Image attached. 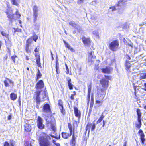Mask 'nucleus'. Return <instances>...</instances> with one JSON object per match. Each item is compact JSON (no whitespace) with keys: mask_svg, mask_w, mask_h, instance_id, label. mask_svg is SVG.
<instances>
[{"mask_svg":"<svg viewBox=\"0 0 146 146\" xmlns=\"http://www.w3.org/2000/svg\"><path fill=\"white\" fill-rule=\"evenodd\" d=\"M44 84L42 80H41L39 81L36 84V88L37 90L35 92V97L34 98L36 99V102L37 104V106L39 107L40 102L41 101V98L44 99L46 97V93L45 92H44L42 94H41V92L42 91V89L44 88Z\"/></svg>","mask_w":146,"mask_h":146,"instance_id":"nucleus-1","label":"nucleus"},{"mask_svg":"<svg viewBox=\"0 0 146 146\" xmlns=\"http://www.w3.org/2000/svg\"><path fill=\"white\" fill-rule=\"evenodd\" d=\"M15 14H13V11L11 10L7 9L6 11L7 17L8 20L11 22L13 19L16 20L19 19L21 17V15L19 12L18 11L17 9Z\"/></svg>","mask_w":146,"mask_h":146,"instance_id":"nucleus-2","label":"nucleus"},{"mask_svg":"<svg viewBox=\"0 0 146 146\" xmlns=\"http://www.w3.org/2000/svg\"><path fill=\"white\" fill-rule=\"evenodd\" d=\"M50 138L48 136L46 137H41L39 138V143L40 146H50V143L48 140V138Z\"/></svg>","mask_w":146,"mask_h":146,"instance_id":"nucleus-3","label":"nucleus"},{"mask_svg":"<svg viewBox=\"0 0 146 146\" xmlns=\"http://www.w3.org/2000/svg\"><path fill=\"white\" fill-rule=\"evenodd\" d=\"M119 42L117 40H113L109 44V47L113 51H115L118 49Z\"/></svg>","mask_w":146,"mask_h":146,"instance_id":"nucleus-4","label":"nucleus"},{"mask_svg":"<svg viewBox=\"0 0 146 146\" xmlns=\"http://www.w3.org/2000/svg\"><path fill=\"white\" fill-rule=\"evenodd\" d=\"M105 78H103L100 81V82L102 86L106 89L107 88L108 86V84L109 82L108 80H110L111 76H105Z\"/></svg>","mask_w":146,"mask_h":146,"instance_id":"nucleus-5","label":"nucleus"},{"mask_svg":"<svg viewBox=\"0 0 146 146\" xmlns=\"http://www.w3.org/2000/svg\"><path fill=\"white\" fill-rule=\"evenodd\" d=\"M98 95L100 100H102L105 97L106 92L104 88L98 89Z\"/></svg>","mask_w":146,"mask_h":146,"instance_id":"nucleus-6","label":"nucleus"},{"mask_svg":"<svg viewBox=\"0 0 146 146\" xmlns=\"http://www.w3.org/2000/svg\"><path fill=\"white\" fill-rule=\"evenodd\" d=\"M68 23L72 27L74 28L76 30L78 31L80 30V27L78 22H76L73 20H72L68 22Z\"/></svg>","mask_w":146,"mask_h":146,"instance_id":"nucleus-7","label":"nucleus"},{"mask_svg":"<svg viewBox=\"0 0 146 146\" xmlns=\"http://www.w3.org/2000/svg\"><path fill=\"white\" fill-rule=\"evenodd\" d=\"M51 118H52V117H48V118H45L46 120L48 123H50L51 127L52 129L54 131H55L56 130V127H55V124L53 121H52L50 120Z\"/></svg>","mask_w":146,"mask_h":146,"instance_id":"nucleus-8","label":"nucleus"},{"mask_svg":"<svg viewBox=\"0 0 146 146\" xmlns=\"http://www.w3.org/2000/svg\"><path fill=\"white\" fill-rule=\"evenodd\" d=\"M37 121V126L39 129H42L44 128V125L43 124V121L40 117H38Z\"/></svg>","mask_w":146,"mask_h":146,"instance_id":"nucleus-9","label":"nucleus"},{"mask_svg":"<svg viewBox=\"0 0 146 146\" xmlns=\"http://www.w3.org/2000/svg\"><path fill=\"white\" fill-rule=\"evenodd\" d=\"M43 111L49 114L51 113V111L50 106L48 104H46L44 105L43 107Z\"/></svg>","mask_w":146,"mask_h":146,"instance_id":"nucleus-10","label":"nucleus"},{"mask_svg":"<svg viewBox=\"0 0 146 146\" xmlns=\"http://www.w3.org/2000/svg\"><path fill=\"white\" fill-rule=\"evenodd\" d=\"M33 17L34 18V21H35L37 19V17L38 16V7L37 6H34L33 8Z\"/></svg>","mask_w":146,"mask_h":146,"instance_id":"nucleus-11","label":"nucleus"},{"mask_svg":"<svg viewBox=\"0 0 146 146\" xmlns=\"http://www.w3.org/2000/svg\"><path fill=\"white\" fill-rule=\"evenodd\" d=\"M90 127H92L91 129V131H93L94 130L95 128L96 125L95 123H93L92 124H91L90 123H88L86 126V130L87 131L88 130L89 132L90 131Z\"/></svg>","mask_w":146,"mask_h":146,"instance_id":"nucleus-12","label":"nucleus"},{"mask_svg":"<svg viewBox=\"0 0 146 146\" xmlns=\"http://www.w3.org/2000/svg\"><path fill=\"white\" fill-rule=\"evenodd\" d=\"M58 104L61 113L62 114H64L65 113V111L63 107L62 102V101L60 100H59L58 101Z\"/></svg>","mask_w":146,"mask_h":146,"instance_id":"nucleus-13","label":"nucleus"},{"mask_svg":"<svg viewBox=\"0 0 146 146\" xmlns=\"http://www.w3.org/2000/svg\"><path fill=\"white\" fill-rule=\"evenodd\" d=\"M138 134L140 136V138L142 143L143 144L145 140V139L144 138L145 135L143 131L141 129L139 130L138 132Z\"/></svg>","mask_w":146,"mask_h":146,"instance_id":"nucleus-14","label":"nucleus"},{"mask_svg":"<svg viewBox=\"0 0 146 146\" xmlns=\"http://www.w3.org/2000/svg\"><path fill=\"white\" fill-rule=\"evenodd\" d=\"M93 52H90L89 53V55L88 58V60L89 62L92 63L94 61V59L95 58V56H94L92 55Z\"/></svg>","mask_w":146,"mask_h":146,"instance_id":"nucleus-15","label":"nucleus"},{"mask_svg":"<svg viewBox=\"0 0 146 146\" xmlns=\"http://www.w3.org/2000/svg\"><path fill=\"white\" fill-rule=\"evenodd\" d=\"M82 40L84 44L85 45L88 46L90 44V40L89 38L83 37L82 38Z\"/></svg>","mask_w":146,"mask_h":146,"instance_id":"nucleus-16","label":"nucleus"},{"mask_svg":"<svg viewBox=\"0 0 146 146\" xmlns=\"http://www.w3.org/2000/svg\"><path fill=\"white\" fill-rule=\"evenodd\" d=\"M111 68L110 67H107L105 68H102V72L104 73L109 74L112 70Z\"/></svg>","mask_w":146,"mask_h":146,"instance_id":"nucleus-17","label":"nucleus"},{"mask_svg":"<svg viewBox=\"0 0 146 146\" xmlns=\"http://www.w3.org/2000/svg\"><path fill=\"white\" fill-rule=\"evenodd\" d=\"M63 41L66 48H68V49L70 50L72 52H74L75 50L68 43L64 40H63Z\"/></svg>","mask_w":146,"mask_h":146,"instance_id":"nucleus-18","label":"nucleus"},{"mask_svg":"<svg viewBox=\"0 0 146 146\" xmlns=\"http://www.w3.org/2000/svg\"><path fill=\"white\" fill-rule=\"evenodd\" d=\"M74 110L75 116L77 117L80 118L81 116L80 112L78 110L77 107H74Z\"/></svg>","mask_w":146,"mask_h":146,"instance_id":"nucleus-19","label":"nucleus"},{"mask_svg":"<svg viewBox=\"0 0 146 146\" xmlns=\"http://www.w3.org/2000/svg\"><path fill=\"white\" fill-rule=\"evenodd\" d=\"M66 79L67 81L68 86L69 89L70 90L72 89H73V85L71 83V79L69 77H66Z\"/></svg>","mask_w":146,"mask_h":146,"instance_id":"nucleus-20","label":"nucleus"},{"mask_svg":"<svg viewBox=\"0 0 146 146\" xmlns=\"http://www.w3.org/2000/svg\"><path fill=\"white\" fill-rule=\"evenodd\" d=\"M28 123L27 121V123H26V124L25 126V130L27 132H29L31 131V128L30 124L27 123Z\"/></svg>","mask_w":146,"mask_h":146,"instance_id":"nucleus-21","label":"nucleus"},{"mask_svg":"<svg viewBox=\"0 0 146 146\" xmlns=\"http://www.w3.org/2000/svg\"><path fill=\"white\" fill-rule=\"evenodd\" d=\"M138 76L139 77V79L141 80L143 79L146 78V73L142 72L141 73L138 75Z\"/></svg>","mask_w":146,"mask_h":146,"instance_id":"nucleus-22","label":"nucleus"},{"mask_svg":"<svg viewBox=\"0 0 146 146\" xmlns=\"http://www.w3.org/2000/svg\"><path fill=\"white\" fill-rule=\"evenodd\" d=\"M138 122L135 124L136 129H139L141 126V119H137Z\"/></svg>","mask_w":146,"mask_h":146,"instance_id":"nucleus-23","label":"nucleus"},{"mask_svg":"<svg viewBox=\"0 0 146 146\" xmlns=\"http://www.w3.org/2000/svg\"><path fill=\"white\" fill-rule=\"evenodd\" d=\"M76 143L75 137L74 136V134L73 133L72 139H71L70 144L72 146H75Z\"/></svg>","mask_w":146,"mask_h":146,"instance_id":"nucleus-24","label":"nucleus"},{"mask_svg":"<svg viewBox=\"0 0 146 146\" xmlns=\"http://www.w3.org/2000/svg\"><path fill=\"white\" fill-rule=\"evenodd\" d=\"M35 56H36V63L37 64L38 66L39 67H40L41 66V63L40 62V56L36 54L35 55Z\"/></svg>","mask_w":146,"mask_h":146,"instance_id":"nucleus-25","label":"nucleus"},{"mask_svg":"<svg viewBox=\"0 0 146 146\" xmlns=\"http://www.w3.org/2000/svg\"><path fill=\"white\" fill-rule=\"evenodd\" d=\"M11 99L13 100H15L17 98V95L14 93H11L10 95Z\"/></svg>","mask_w":146,"mask_h":146,"instance_id":"nucleus-26","label":"nucleus"},{"mask_svg":"<svg viewBox=\"0 0 146 146\" xmlns=\"http://www.w3.org/2000/svg\"><path fill=\"white\" fill-rule=\"evenodd\" d=\"M12 3L14 5L19 6V0H11Z\"/></svg>","mask_w":146,"mask_h":146,"instance_id":"nucleus-27","label":"nucleus"},{"mask_svg":"<svg viewBox=\"0 0 146 146\" xmlns=\"http://www.w3.org/2000/svg\"><path fill=\"white\" fill-rule=\"evenodd\" d=\"M62 136L64 139H67L69 137V135L68 133L62 132Z\"/></svg>","mask_w":146,"mask_h":146,"instance_id":"nucleus-28","label":"nucleus"},{"mask_svg":"<svg viewBox=\"0 0 146 146\" xmlns=\"http://www.w3.org/2000/svg\"><path fill=\"white\" fill-rule=\"evenodd\" d=\"M125 65L126 68H127L126 69L128 71L129 70V71H130L129 70V68L131 66V64H130V62L129 61H126Z\"/></svg>","mask_w":146,"mask_h":146,"instance_id":"nucleus-29","label":"nucleus"},{"mask_svg":"<svg viewBox=\"0 0 146 146\" xmlns=\"http://www.w3.org/2000/svg\"><path fill=\"white\" fill-rule=\"evenodd\" d=\"M29 40L28 39L27 41V46L25 48V50L27 53H29L30 52V50L29 48Z\"/></svg>","mask_w":146,"mask_h":146,"instance_id":"nucleus-30","label":"nucleus"},{"mask_svg":"<svg viewBox=\"0 0 146 146\" xmlns=\"http://www.w3.org/2000/svg\"><path fill=\"white\" fill-rule=\"evenodd\" d=\"M136 112L138 116L137 119H141V115L140 110L138 108L137 109Z\"/></svg>","mask_w":146,"mask_h":146,"instance_id":"nucleus-31","label":"nucleus"},{"mask_svg":"<svg viewBox=\"0 0 146 146\" xmlns=\"http://www.w3.org/2000/svg\"><path fill=\"white\" fill-rule=\"evenodd\" d=\"M104 117V116L103 115V114H102L98 120L97 121L96 123L97 124H98L99 123H100L103 119Z\"/></svg>","mask_w":146,"mask_h":146,"instance_id":"nucleus-32","label":"nucleus"},{"mask_svg":"<svg viewBox=\"0 0 146 146\" xmlns=\"http://www.w3.org/2000/svg\"><path fill=\"white\" fill-rule=\"evenodd\" d=\"M38 72H37V79L36 80H37L38 79H39L41 76L42 74L40 72V70L39 69H38Z\"/></svg>","mask_w":146,"mask_h":146,"instance_id":"nucleus-33","label":"nucleus"},{"mask_svg":"<svg viewBox=\"0 0 146 146\" xmlns=\"http://www.w3.org/2000/svg\"><path fill=\"white\" fill-rule=\"evenodd\" d=\"M93 34L94 36L98 37L99 36V33L97 31L95 30L93 31L92 33Z\"/></svg>","mask_w":146,"mask_h":146,"instance_id":"nucleus-34","label":"nucleus"},{"mask_svg":"<svg viewBox=\"0 0 146 146\" xmlns=\"http://www.w3.org/2000/svg\"><path fill=\"white\" fill-rule=\"evenodd\" d=\"M1 34L3 36H4L7 38H8L9 34L6 33L4 31H2L1 32Z\"/></svg>","mask_w":146,"mask_h":146,"instance_id":"nucleus-35","label":"nucleus"},{"mask_svg":"<svg viewBox=\"0 0 146 146\" xmlns=\"http://www.w3.org/2000/svg\"><path fill=\"white\" fill-rule=\"evenodd\" d=\"M4 146H14V145L13 143H11L9 144L8 142H6L4 143Z\"/></svg>","mask_w":146,"mask_h":146,"instance_id":"nucleus-36","label":"nucleus"},{"mask_svg":"<svg viewBox=\"0 0 146 146\" xmlns=\"http://www.w3.org/2000/svg\"><path fill=\"white\" fill-rule=\"evenodd\" d=\"M38 39V36L36 35H35V34H33V40L35 42H36Z\"/></svg>","mask_w":146,"mask_h":146,"instance_id":"nucleus-37","label":"nucleus"},{"mask_svg":"<svg viewBox=\"0 0 146 146\" xmlns=\"http://www.w3.org/2000/svg\"><path fill=\"white\" fill-rule=\"evenodd\" d=\"M116 8L115 7H110L109 9L110 11H115Z\"/></svg>","mask_w":146,"mask_h":146,"instance_id":"nucleus-38","label":"nucleus"},{"mask_svg":"<svg viewBox=\"0 0 146 146\" xmlns=\"http://www.w3.org/2000/svg\"><path fill=\"white\" fill-rule=\"evenodd\" d=\"M98 3V2H97V0H95L93 1L92 2H91L90 4L91 5H95L96 4Z\"/></svg>","mask_w":146,"mask_h":146,"instance_id":"nucleus-39","label":"nucleus"},{"mask_svg":"<svg viewBox=\"0 0 146 146\" xmlns=\"http://www.w3.org/2000/svg\"><path fill=\"white\" fill-rule=\"evenodd\" d=\"M4 84L6 87L9 86V82L6 80H5L4 81Z\"/></svg>","mask_w":146,"mask_h":146,"instance_id":"nucleus-40","label":"nucleus"},{"mask_svg":"<svg viewBox=\"0 0 146 146\" xmlns=\"http://www.w3.org/2000/svg\"><path fill=\"white\" fill-rule=\"evenodd\" d=\"M16 57V56H11V59L13 62L14 63H15V58Z\"/></svg>","mask_w":146,"mask_h":146,"instance_id":"nucleus-41","label":"nucleus"},{"mask_svg":"<svg viewBox=\"0 0 146 146\" xmlns=\"http://www.w3.org/2000/svg\"><path fill=\"white\" fill-rule=\"evenodd\" d=\"M91 86L90 85H89L88 86V93H90L91 91Z\"/></svg>","mask_w":146,"mask_h":146,"instance_id":"nucleus-42","label":"nucleus"},{"mask_svg":"<svg viewBox=\"0 0 146 146\" xmlns=\"http://www.w3.org/2000/svg\"><path fill=\"white\" fill-rule=\"evenodd\" d=\"M94 104V101H91L90 103V108L89 110V111H90V109H92L93 105Z\"/></svg>","mask_w":146,"mask_h":146,"instance_id":"nucleus-43","label":"nucleus"},{"mask_svg":"<svg viewBox=\"0 0 146 146\" xmlns=\"http://www.w3.org/2000/svg\"><path fill=\"white\" fill-rule=\"evenodd\" d=\"M13 29L14 30H15V31H17V32H21V29H19V28H13Z\"/></svg>","mask_w":146,"mask_h":146,"instance_id":"nucleus-44","label":"nucleus"},{"mask_svg":"<svg viewBox=\"0 0 146 146\" xmlns=\"http://www.w3.org/2000/svg\"><path fill=\"white\" fill-rule=\"evenodd\" d=\"M90 93H88V95L87 96V99L88 101V103H89V102L90 98Z\"/></svg>","mask_w":146,"mask_h":146,"instance_id":"nucleus-45","label":"nucleus"},{"mask_svg":"<svg viewBox=\"0 0 146 146\" xmlns=\"http://www.w3.org/2000/svg\"><path fill=\"white\" fill-rule=\"evenodd\" d=\"M84 2V0H78L77 1V3L78 4L82 3Z\"/></svg>","mask_w":146,"mask_h":146,"instance_id":"nucleus-46","label":"nucleus"},{"mask_svg":"<svg viewBox=\"0 0 146 146\" xmlns=\"http://www.w3.org/2000/svg\"><path fill=\"white\" fill-rule=\"evenodd\" d=\"M66 69L67 70L66 74H68L69 73V69L67 64H65Z\"/></svg>","mask_w":146,"mask_h":146,"instance_id":"nucleus-47","label":"nucleus"},{"mask_svg":"<svg viewBox=\"0 0 146 146\" xmlns=\"http://www.w3.org/2000/svg\"><path fill=\"white\" fill-rule=\"evenodd\" d=\"M103 103V101L102 100L99 101L98 100H96V103L97 104H102Z\"/></svg>","mask_w":146,"mask_h":146,"instance_id":"nucleus-48","label":"nucleus"},{"mask_svg":"<svg viewBox=\"0 0 146 146\" xmlns=\"http://www.w3.org/2000/svg\"><path fill=\"white\" fill-rule=\"evenodd\" d=\"M25 146H32L31 143H30L29 142H27L25 144Z\"/></svg>","mask_w":146,"mask_h":146,"instance_id":"nucleus-49","label":"nucleus"},{"mask_svg":"<svg viewBox=\"0 0 146 146\" xmlns=\"http://www.w3.org/2000/svg\"><path fill=\"white\" fill-rule=\"evenodd\" d=\"M8 82H9L10 84H11L12 86H13L14 84L13 82L9 79H8Z\"/></svg>","mask_w":146,"mask_h":146,"instance_id":"nucleus-50","label":"nucleus"},{"mask_svg":"<svg viewBox=\"0 0 146 146\" xmlns=\"http://www.w3.org/2000/svg\"><path fill=\"white\" fill-rule=\"evenodd\" d=\"M56 69H57V70H58V69H59L58 64L57 62H56Z\"/></svg>","mask_w":146,"mask_h":146,"instance_id":"nucleus-51","label":"nucleus"},{"mask_svg":"<svg viewBox=\"0 0 146 146\" xmlns=\"http://www.w3.org/2000/svg\"><path fill=\"white\" fill-rule=\"evenodd\" d=\"M8 58V56H7V54H6L5 56H4L3 58V60H6Z\"/></svg>","mask_w":146,"mask_h":146,"instance_id":"nucleus-52","label":"nucleus"},{"mask_svg":"<svg viewBox=\"0 0 146 146\" xmlns=\"http://www.w3.org/2000/svg\"><path fill=\"white\" fill-rule=\"evenodd\" d=\"M102 77V75L101 74L98 75L97 76V78L98 79H100Z\"/></svg>","mask_w":146,"mask_h":146,"instance_id":"nucleus-53","label":"nucleus"},{"mask_svg":"<svg viewBox=\"0 0 146 146\" xmlns=\"http://www.w3.org/2000/svg\"><path fill=\"white\" fill-rule=\"evenodd\" d=\"M144 88L143 89L145 91H146V83H144Z\"/></svg>","mask_w":146,"mask_h":146,"instance_id":"nucleus-54","label":"nucleus"},{"mask_svg":"<svg viewBox=\"0 0 146 146\" xmlns=\"http://www.w3.org/2000/svg\"><path fill=\"white\" fill-rule=\"evenodd\" d=\"M39 49V48H38L37 47H36L35 49L34 50V51L36 52H38V50Z\"/></svg>","mask_w":146,"mask_h":146,"instance_id":"nucleus-55","label":"nucleus"},{"mask_svg":"<svg viewBox=\"0 0 146 146\" xmlns=\"http://www.w3.org/2000/svg\"><path fill=\"white\" fill-rule=\"evenodd\" d=\"M68 127H69L70 131H72V126H70L69 125Z\"/></svg>","mask_w":146,"mask_h":146,"instance_id":"nucleus-56","label":"nucleus"},{"mask_svg":"<svg viewBox=\"0 0 146 146\" xmlns=\"http://www.w3.org/2000/svg\"><path fill=\"white\" fill-rule=\"evenodd\" d=\"M144 22H142L141 23L139 24V26H141L144 25Z\"/></svg>","mask_w":146,"mask_h":146,"instance_id":"nucleus-57","label":"nucleus"},{"mask_svg":"<svg viewBox=\"0 0 146 146\" xmlns=\"http://www.w3.org/2000/svg\"><path fill=\"white\" fill-rule=\"evenodd\" d=\"M53 143L54 144H55L56 145V143H56V141L55 140H53Z\"/></svg>","mask_w":146,"mask_h":146,"instance_id":"nucleus-58","label":"nucleus"},{"mask_svg":"<svg viewBox=\"0 0 146 146\" xmlns=\"http://www.w3.org/2000/svg\"><path fill=\"white\" fill-rule=\"evenodd\" d=\"M74 96L72 94L70 98L72 100H73L74 99Z\"/></svg>","mask_w":146,"mask_h":146,"instance_id":"nucleus-59","label":"nucleus"},{"mask_svg":"<svg viewBox=\"0 0 146 146\" xmlns=\"http://www.w3.org/2000/svg\"><path fill=\"white\" fill-rule=\"evenodd\" d=\"M7 52L8 53H9V55L11 54V50L9 48H8V50H7Z\"/></svg>","mask_w":146,"mask_h":146,"instance_id":"nucleus-60","label":"nucleus"},{"mask_svg":"<svg viewBox=\"0 0 146 146\" xmlns=\"http://www.w3.org/2000/svg\"><path fill=\"white\" fill-rule=\"evenodd\" d=\"M144 108L146 110V103L145 104L143 105Z\"/></svg>","mask_w":146,"mask_h":146,"instance_id":"nucleus-61","label":"nucleus"},{"mask_svg":"<svg viewBox=\"0 0 146 146\" xmlns=\"http://www.w3.org/2000/svg\"><path fill=\"white\" fill-rule=\"evenodd\" d=\"M103 124L102 125V127H104V126L105 125V121L104 120H103Z\"/></svg>","mask_w":146,"mask_h":146,"instance_id":"nucleus-62","label":"nucleus"},{"mask_svg":"<svg viewBox=\"0 0 146 146\" xmlns=\"http://www.w3.org/2000/svg\"><path fill=\"white\" fill-rule=\"evenodd\" d=\"M56 72L58 74L59 73L60 71L59 69H58V70H57V69H56Z\"/></svg>","mask_w":146,"mask_h":146,"instance_id":"nucleus-63","label":"nucleus"},{"mask_svg":"<svg viewBox=\"0 0 146 146\" xmlns=\"http://www.w3.org/2000/svg\"><path fill=\"white\" fill-rule=\"evenodd\" d=\"M91 101H94V98L92 96H91Z\"/></svg>","mask_w":146,"mask_h":146,"instance_id":"nucleus-64","label":"nucleus"}]
</instances>
